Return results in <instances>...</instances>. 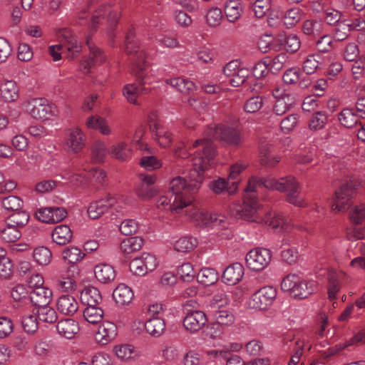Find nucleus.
I'll return each instance as SVG.
<instances>
[{
    "mask_svg": "<svg viewBox=\"0 0 365 365\" xmlns=\"http://www.w3.org/2000/svg\"><path fill=\"white\" fill-rule=\"evenodd\" d=\"M125 52L130 56V68L131 73L136 77L138 85L128 84L123 88V95L127 100L136 104L138 96L146 94L150 88L145 87L148 82V64L145 60V53L136 38L135 29L131 26L126 33Z\"/></svg>",
    "mask_w": 365,
    "mask_h": 365,
    "instance_id": "obj_1",
    "label": "nucleus"
},
{
    "mask_svg": "<svg viewBox=\"0 0 365 365\" xmlns=\"http://www.w3.org/2000/svg\"><path fill=\"white\" fill-rule=\"evenodd\" d=\"M192 168L187 178L178 176L170 180L168 194L174 197L175 207H185L192 201V195L198 191L204 180V172L208 165L202 157L192 158Z\"/></svg>",
    "mask_w": 365,
    "mask_h": 365,
    "instance_id": "obj_2",
    "label": "nucleus"
},
{
    "mask_svg": "<svg viewBox=\"0 0 365 365\" xmlns=\"http://www.w3.org/2000/svg\"><path fill=\"white\" fill-rule=\"evenodd\" d=\"M228 214L235 219H242L259 224L264 223L274 230L280 228L287 231L289 229L287 220L282 215L265 212L260 207L255 194L245 195L242 204L237 202L231 204L228 208Z\"/></svg>",
    "mask_w": 365,
    "mask_h": 365,
    "instance_id": "obj_3",
    "label": "nucleus"
},
{
    "mask_svg": "<svg viewBox=\"0 0 365 365\" xmlns=\"http://www.w3.org/2000/svg\"><path fill=\"white\" fill-rule=\"evenodd\" d=\"M212 140H219L227 145L238 146L241 143V134L237 129L224 125L208 127L205 131V138L196 140L192 144L193 148H201L195 153L202 157L208 166L216 153Z\"/></svg>",
    "mask_w": 365,
    "mask_h": 365,
    "instance_id": "obj_4",
    "label": "nucleus"
},
{
    "mask_svg": "<svg viewBox=\"0 0 365 365\" xmlns=\"http://www.w3.org/2000/svg\"><path fill=\"white\" fill-rule=\"evenodd\" d=\"M265 187L287 193V201L297 207L306 205L304 200L299 196V185L295 178L289 175L279 179L274 178H257L252 177L250 179L245 190L246 196L255 194L257 187Z\"/></svg>",
    "mask_w": 365,
    "mask_h": 365,
    "instance_id": "obj_5",
    "label": "nucleus"
},
{
    "mask_svg": "<svg viewBox=\"0 0 365 365\" xmlns=\"http://www.w3.org/2000/svg\"><path fill=\"white\" fill-rule=\"evenodd\" d=\"M23 107L36 119L48 120L58 114L57 107L43 98L27 100L23 103Z\"/></svg>",
    "mask_w": 365,
    "mask_h": 365,
    "instance_id": "obj_6",
    "label": "nucleus"
},
{
    "mask_svg": "<svg viewBox=\"0 0 365 365\" xmlns=\"http://www.w3.org/2000/svg\"><path fill=\"white\" fill-rule=\"evenodd\" d=\"M272 258L271 252L265 248L257 247L251 250L245 257L247 267L253 271L263 270L269 264Z\"/></svg>",
    "mask_w": 365,
    "mask_h": 365,
    "instance_id": "obj_7",
    "label": "nucleus"
},
{
    "mask_svg": "<svg viewBox=\"0 0 365 365\" xmlns=\"http://www.w3.org/2000/svg\"><path fill=\"white\" fill-rule=\"evenodd\" d=\"M277 291L272 287H264L255 292L249 301L252 309L264 310L271 306L276 298Z\"/></svg>",
    "mask_w": 365,
    "mask_h": 365,
    "instance_id": "obj_8",
    "label": "nucleus"
},
{
    "mask_svg": "<svg viewBox=\"0 0 365 365\" xmlns=\"http://www.w3.org/2000/svg\"><path fill=\"white\" fill-rule=\"evenodd\" d=\"M355 194V188L348 183L342 184L339 189L335 191L334 203L332 205L333 211H345L351 203V200Z\"/></svg>",
    "mask_w": 365,
    "mask_h": 365,
    "instance_id": "obj_9",
    "label": "nucleus"
},
{
    "mask_svg": "<svg viewBox=\"0 0 365 365\" xmlns=\"http://www.w3.org/2000/svg\"><path fill=\"white\" fill-rule=\"evenodd\" d=\"M189 215L197 223V225L200 227H225L224 223L227 219L223 215L217 213L209 214L197 209L192 210Z\"/></svg>",
    "mask_w": 365,
    "mask_h": 365,
    "instance_id": "obj_10",
    "label": "nucleus"
},
{
    "mask_svg": "<svg viewBox=\"0 0 365 365\" xmlns=\"http://www.w3.org/2000/svg\"><path fill=\"white\" fill-rule=\"evenodd\" d=\"M207 323L205 313L200 310L187 309L183 319L185 329L190 333H197Z\"/></svg>",
    "mask_w": 365,
    "mask_h": 365,
    "instance_id": "obj_11",
    "label": "nucleus"
},
{
    "mask_svg": "<svg viewBox=\"0 0 365 365\" xmlns=\"http://www.w3.org/2000/svg\"><path fill=\"white\" fill-rule=\"evenodd\" d=\"M67 211L61 207H47L40 208L36 212V218L45 223L55 224L64 220Z\"/></svg>",
    "mask_w": 365,
    "mask_h": 365,
    "instance_id": "obj_12",
    "label": "nucleus"
},
{
    "mask_svg": "<svg viewBox=\"0 0 365 365\" xmlns=\"http://www.w3.org/2000/svg\"><path fill=\"white\" fill-rule=\"evenodd\" d=\"M86 44L90 51V57L81 63V69L84 73H88L93 66L101 64L106 60L102 51L93 43L90 37L87 38Z\"/></svg>",
    "mask_w": 365,
    "mask_h": 365,
    "instance_id": "obj_13",
    "label": "nucleus"
},
{
    "mask_svg": "<svg viewBox=\"0 0 365 365\" xmlns=\"http://www.w3.org/2000/svg\"><path fill=\"white\" fill-rule=\"evenodd\" d=\"M115 202V198L108 195L105 198L91 202L88 208V215L93 220L98 219L113 206Z\"/></svg>",
    "mask_w": 365,
    "mask_h": 365,
    "instance_id": "obj_14",
    "label": "nucleus"
},
{
    "mask_svg": "<svg viewBox=\"0 0 365 365\" xmlns=\"http://www.w3.org/2000/svg\"><path fill=\"white\" fill-rule=\"evenodd\" d=\"M84 135L78 128L68 130L66 138V149L72 153L80 152L84 146Z\"/></svg>",
    "mask_w": 365,
    "mask_h": 365,
    "instance_id": "obj_15",
    "label": "nucleus"
},
{
    "mask_svg": "<svg viewBox=\"0 0 365 365\" xmlns=\"http://www.w3.org/2000/svg\"><path fill=\"white\" fill-rule=\"evenodd\" d=\"M140 178L142 182L136 188V194L143 200H149L156 194V190L153 186L156 176L155 175L141 174Z\"/></svg>",
    "mask_w": 365,
    "mask_h": 365,
    "instance_id": "obj_16",
    "label": "nucleus"
},
{
    "mask_svg": "<svg viewBox=\"0 0 365 365\" xmlns=\"http://www.w3.org/2000/svg\"><path fill=\"white\" fill-rule=\"evenodd\" d=\"M118 334L117 326L111 322H103L95 334V339L102 344H107L113 340Z\"/></svg>",
    "mask_w": 365,
    "mask_h": 365,
    "instance_id": "obj_17",
    "label": "nucleus"
},
{
    "mask_svg": "<svg viewBox=\"0 0 365 365\" xmlns=\"http://www.w3.org/2000/svg\"><path fill=\"white\" fill-rule=\"evenodd\" d=\"M53 292L47 287H38L34 289L29 294V300L32 304L38 308L46 307L50 304Z\"/></svg>",
    "mask_w": 365,
    "mask_h": 365,
    "instance_id": "obj_18",
    "label": "nucleus"
},
{
    "mask_svg": "<svg viewBox=\"0 0 365 365\" xmlns=\"http://www.w3.org/2000/svg\"><path fill=\"white\" fill-rule=\"evenodd\" d=\"M244 275V267L239 262L232 263L223 272L222 281L228 285H234L241 281Z\"/></svg>",
    "mask_w": 365,
    "mask_h": 365,
    "instance_id": "obj_19",
    "label": "nucleus"
},
{
    "mask_svg": "<svg viewBox=\"0 0 365 365\" xmlns=\"http://www.w3.org/2000/svg\"><path fill=\"white\" fill-rule=\"evenodd\" d=\"M317 290V283L314 281L299 280L297 281L293 289L292 297L298 299L307 298Z\"/></svg>",
    "mask_w": 365,
    "mask_h": 365,
    "instance_id": "obj_20",
    "label": "nucleus"
},
{
    "mask_svg": "<svg viewBox=\"0 0 365 365\" xmlns=\"http://www.w3.org/2000/svg\"><path fill=\"white\" fill-rule=\"evenodd\" d=\"M56 307L60 313L64 315L71 316L77 312L78 304L75 297L66 294L61 296L58 299Z\"/></svg>",
    "mask_w": 365,
    "mask_h": 365,
    "instance_id": "obj_21",
    "label": "nucleus"
},
{
    "mask_svg": "<svg viewBox=\"0 0 365 365\" xmlns=\"http://www.w3.org/2000/svg\"><path fill=\"white\" fill-rule=\"evenodd\" d=\"M56 330L61 336L72 339L79 331L78 323L73 319L67 318L57 323Z\"/></svg>",
    "mask_w": 365,
    "mask_h": 365,
    "instance_id": "obj_22",
    "label": "nucleus"
},
{
    "mask_svg": "<svg viewBox=\"0 0 365 365\" xmlns=\"http://www.w3.org/2000/svg\"><path fill=\"white\" fill-rule=\"evenodd\" d=\"M0 98L9 103L18 99L19 88L15 81L5 80L0 83Z\"/></svg>",
    "mask_w": 365,
    "mask_h": 365,
    "instance_id": "obj_23",
    "label": "nucleus"
},
{
    "mask_svg": "<svg viewBox=\"0 0 365 365\" xmlns=\"http://www.w3.org/2000/svg\"><path fill=\"white\" fill-rule=\"evenodd\" d=\"M81 301L86 306H99L103 300L100 291L94 287H86L81 292Z\"/></svg>",
    "mask_w": 365,
    "mask_h": 365,
    "instance_id": "obj_24",
    "label": "nucleus"
},
{
    "mask_svg": "<svg viewBox=\"0 0 365 365\" xmlns=\"http://www.w3.org/2000/svg\"><path fill=\"white\" fill-rule=\"evenodd\" d=\"M113 297L116 304L124 306L132 302L134 294L128 286L125 284H120L114 289Z\"/></svg>",
    "mask_w": 365,
    "mask_h": 365,
    "instance_id": "obj_25",
    "label": "nucleus"
},
{
    "mask_svg": "<svg viewBox=\"0 0 365 365\" xmlns=\"http://www.w3.org/2000/svg\"><path fill=\"white\" fill-rule=\"evenodd\" d=\"M243 7L240 0H227L224 6V12L230 22L235 23L242 16Z\"/></svg>",
    "mask_w": 365,
    "mask_h": 365,
    "instance_id": "obj_26",
    "label": "nucleus"
},
{
    "mask_svg": "<svg viewBox=\"0 0 365 365\" xmlns=\"http://www.w3.org/2000/svg\"><path fill=\"white\" fill-rule=\"evenodd\" d=\"M96 14L93 15L91 18V27L93 31H96V26L98 22V19L106 15L108 16L109 20L112 23H116L119 19L118 12L114 11L110 4L102 3L98 10H96Z\"/></svg>",
    "mask_w": 365,
    "mask_h": 365,
    "instance_id": "obj_27",
    "label": "nucleus"
},
{
    "mask_svg": "<svg viewBox=\"0 0 365 365\" xmlns=\"http://www.w3.org/2000/svg\"><path fill=\"white\" fill-rule=\"evenodd\" d=\"M359 115L355 111L354 108H345L338 115V119L341 125L347 128H352L356 125L359 121Z\"/></svg>",
    "mask_w": 365,
    "mask_h": 365,
    "instance_id": "obj_28",
    "label": "nucleus"
},
{
    "mask_svg": "<svg viewBox=\"0 0 365 365\" xmlns=\"http://www.w3.org/2000/svg\"><path fill=\"white\" fill-rule=\"evenodd\" d=\"M209 187L212 191L216 194H221L223 192H227L229 194L234 193L237 187V182H230L224 178H219L217 180L210 182Z\"/></svg>",
    "mask_w": 365,
    "mask_h": 365,
    "instance_id": "obj_29",
    "label": "nucleus"
},
{
    "mask_svg": "<svg viewBox=\"0 0 365 365\" xmlns=\"http://www.w3.org/2000/svg\"><path fill=\"white\" fill-rule=\"evenodd\" d=\"M73 237L71 228L66 225H58L52 232L53 241L59 245H65L70 242Z\"/></svg>",
    "mask_w": 365,
    "mask_h": 365,
    "instance_id": "obj_30",
    "label": "nucleus"
},
{
    "mask_svg": "<svg viewBox=\"0 0 365 365\" xmlns=\"http://www.w3.org/2000/svg\"><path fill=\"white\" fill-rule=\"evenodd\" d=\"M94 274L96 278L102 283H108L115 278L114 268L107 264H100L95 267Z\"/></svg>",
    "mask_w": 365,
    "mask_h": 365,
    "instance_id": "obj_31",
    "label": "nucleus"
},
{
    "mask_svg": "<svg viewBox=\"0 0 365 365\" xmlns=\"http://www.w3.org/2000/svg\"><path fill=\"white\" fill-rule=\"evenodd\" d=\"M146 331L153 336L158 337L165 330V322L161 317L150 318L145 324Z\"/></svg>",
    "mask_w": 365,
    "mask_h": 365,
    "instance_id": "obj_32",
    "label": "nucleus"
},
{
    "mask_svg": "<svg viewBox=\"0 0 365 365\" xmlns=\"http://www.w3.org/2000/svg\"><path fill=\"white\" fill-rule=\"evenodd\" d=\"M166 83L185 95L189 94L195 89V85L192 81L182 78L167 79Z\"/></svg>",
    "mask_w": 365,
    "mask_h": 365,
    "instance_id": "obj_33",
    "label": "nucleus"
},
{
    "mask_svg": "<svg viewBox=\"0 0 365 365\" xmlns=\"http://www.w3.org/2000/svg\"><path fill=\"white\" fill-rule=\"evenodd\" d=\"M143 242V239L140 237L126 238L121 242L120 250L125 255L132 254L142 248Z\"/></svg>",
    "mask_w": 365,
    "mask_h": 365,
    "instance_id": "obj_34",
    "label": "nucleus"
},
{
    "mask_svg": "<svg viewBox=\"0 0 365 365\" xmlns=\"http://www.w3.org/2000/svg\"><path fill=\"white\" fill-rule=\"evenodd\" d=\"M278 41L281 45H284L286 51L289 53L297 52L301 46V41L295 34H280L278 36Z\"/></svg>",
    "mask_w": 365,
    "mask_h": 365,
    "instance_id": "obj_35",
    "label": "nucleus"
},
{
    "mask_svg": "<svg viewBox=\"0 0 365 365\" xmlns=\"http://www.w3.org/2000/svg\"><path fill=\"white\" fill-rule=\"evenodd\" d=\"M302 30L305 35L316 38L322 33L323 23L315 19H308L303 22Z\"/></svg>",
    "mask_w": 365,
    "mask_h": 365,
    "instance_id": "obj_36",
    "label": "nucleus"
},
{
    "mask_svg": "<svg viewBox=\"0 0 365 365\" xmlns=\"http://www.w3.org/2000/svg\"><path fill=\"white\" fill-rule=\"evenodd\" d=\"M29 219V213L21 209L11 214L7 218V222L10 225L21 230L28 224Z\"/></svg>",
    "mask_w": 365,
    "mask_h": 365,
    "instance_id": "obj_37",
    "label": "nucleus"
},
{
    "mask_svg": "<svg viewBox=\"0 0 365 365\" xmlns=\"http://www.w3.org/2000/svg\"><path fill=\"white\" fill-rule=\"evenodd\" d=\"M198 282L204 286H210L218 279V273L212 268H202L197 274Z\"/></svg>",
    "mask_w": 365,
    "mask_h": 365,
    "instance_id": "obj_38",
    "label": "nucleus"
},
{
    "mask_svg": "<svg viewBox=\"0 0 365 365\" xmlns=\"http://www.w3.org/2000/svg\"><path fill=\"white\" fill-rule=\"evenodd\" d=\"M197 244V238L188 235L184 236L175 242L174 249L179 252H188L193 250Z\"/></svg>",
    "mask_w": 365,
    "mask_h": 365,
    "instance_id": "obj_39",
    "label": "nucleus"
},
{
    "mask_svg": "<svg viewBox=\"0 0 365 365\" xmlns=\"http://www.w3.org/2000/svg\"><path fill=\"white\" fill-rule=\"evenodd\" d=\"M104 312L99 306H87L83 310V318L90 324H97L101 322Z\"/></svg>",
    "mask_w": 365,
    "mask_h": 365,
    "instance_id": "obj_40",
    "label": "nucleus"
},
{
    "mask_svg": "<svg viewBox=\"0 0 365 365\" xmlns=\"http://www.w3.org/2000/svg\"><path fill=\"white\" fill-rule=\"evenodd\" d=\"M351 26L347 20L338 23L333 30V38L334 41H343L351 34Z\"/></svg>",
    "mask_w": 365,
    "mask_h": 365,
    "instance_id": "obj_41",
    "label": "nucleus"
},
{
    "mask_svg": "<svg viewBox=\"0 0 365 365\" xmlns=\"http://www.w3.org/2000/svg\"><path fill=\"white\" fill-rule=\"evenodd\" d=\"M33 257L38 264L46 266L51 262L52 253L51 250L46 247H38L34 249L33 252Z\"/></svg>",
    "mask_w": 365,
    "mask_h": 365,
    "instance_id": "obj_42",
    "label": "nucleus"
},
{
    "mask_svg": "<svg viewBox=\"0 0 365 365\" xmlns=\"http://www.w3.org/2000/svg\"><path fill=\"white\" fill-rule=\"evenodd\" d=\"M21 235V229L10 225V223L7 222L6 227L1 229L0 237L5 242L10 243L20 239Z\"/></svg>",
    "mask_w": 365,
    "mask_h": 365,
    "instance_id": "obj_43",
    "label": "nucleus"
},
{
    "mask_svg": "<svg viewBox=\"0 0 365 365\" xmlns=\"http://www.w3.org/2000/svg\"><path fill=\"white\" fill-rule=\"evenodd\" d=\"M85 255L77 247H70L64 249L62 252L63 259L69 264H76L81 261Z\"/></svg>",
    "mask_w": 365,
    "mask_h": 365,
    "instance_id": "obj_44",
    "label": "nucleus"
},
{
    "mask_svg": "<svg viewBox=\"0 0 365 365\" xmlns=\"http://www.w3.org/2000/svg\"><path fill=\"white\" fill-rule=\"evenodd\" d=\"M86 125L88 128L99 130L103 135H109L111 132L106 120L97 115L89 117L86 121Z\"/></svg>",
    "mask_w": 365,
    "mask_h": 365,
    "instance_id": "obj_45",
    "label": "nucleus"
},
{
    "mask_svg": "<svg viewBox=\"0 0 365 365\" xmlns=\"http://www.w3.org/2000/svg\"><path fill=\"white\" fill-rule=\"evenodd\" d=\"M303 12L299 8L289 9L283 15L284 24L287 28H292L301 20Z\"/></svg>",
    "mask_w": 365,
    "mask_h": 365,
    "instance_id": "obj_46",
    "label": "nucleus"
},
{
    "mask_svg": "<svg viewBox=\"0 0 365 365\" xmlns=\"http://www.w3.org/2000/svg\"><path fill=\"white\" fill-rule=\"evenodd\" d=\"M214 317L218 324H221L225 328L232 326L235 321L234 314L227 309L215 311Z\"/></svg>",
    "mask_w": 365,
    "mask_h": 365,
    "instance_id": "obj_47",
    "label": "nucleus"
},
{
    "mask_svg": "<svg viewBox=\"0 0 365 365\" xmlns=\"http://www.w3.org/2000/svg\"><path fill=\"white\" fill-rule=\"evenodd\" d=\"M37 314L39 321L48 324H53L58 319L56 312L48 305L38 308Z\"/></svg>",
    "mask_w": 365,
    "mask_h": 365,
    "instance_id": "obj_48",
    "label": "nucleus"
},
{
    "mask_svg": "<svg viewBox=\"0 0 365 365\" xmlns=\"http://www.w3.org/2000/svg\"><path fill=\"white\" fill-rule=\"evenodd\" d=\"M153 137L155 141L163 148L168 147L172 140V134L163 126L152 132Z\"/></svg>",
    "mask_w": 365,
    "mask_h": 365,
    "instance_id": "obj_49",
    "label": "nucleus"
},
{
    "mask_svg": "<svg viewBox=\"0 0 365 365\" xmlns=\"http://www.w3.org/2000/svg\"><path fill=\"white\" fill-rule=\"evenodd\" d=\"M328 116L324 111H318L312 116L309 127L312 130H319L324 128L327 123Z\"/></svg>",
    "mask_w": 365,
    "mask_h": 365,
    "instance_id": "obj_50",
    "label": "nucleus"
},
{
    "mask_svg": "<svg viewBox=\"0 0 365 365\" xmlns=\"http://www.w3.org/2000/svg\"><path fill=\"white\" fill-rule=\"evenodd\" d=\"M1 205L5 210L14 212L23 208L24 201L18 196L9 195L2 199Z\"/></svg>",
    "mask_w": 365,
    "mask_h": 365,
    "instance_id": "obj_51",
    "label": "nucleus"
},
{
    "mask_svg": "<svg viewBox=\"0 0 365 365\" xmlns=\"http://www.w3.org/2000/svg\"><path fill=\"white\" fill-rule=\"evenodd\" d=\"M113 351L117 357L123 361H128L137 355L134 347L130 344L116 345Z\"/></svg>",
    "mask_w": 365,
    "mask_h": 365,
    "instance_id": "obj_52",
    "label": "nucleus"
},
{
    "mask_svg": "<svg viewBox=\"0 0 365 365\" xmlns=\"http://www.w3.org/2000/svg\"><path fill=\"white\" fill-rule=\"evenodd\" d=\"M322 57L319 54L309 55L303 63V71L307 75H311L316 72L319 68Z\"/></svg>",
    "mask_w": 365,
    "mask_h": 365,
    "instance_id": "obj_53",
    "label": "nucleus"
},
{
    "mask_svg": "<svg viewBox=\"0 0 365 365\" xmlns=\"http://www.w3.org/2000/svg\"><path fill=\"white\" fill-rule=\"evenodd\" d=\"M333 37L329 34H324L315 43L317 49L322 53L330 52L335 46Z\"/></svg>",
    "mask_w": 365,
    "mask_h": 365,
    "instance_id": "obj_54",
    "label": "nucleus"
},
{
    "mask_svg": "<svg viewBox=\"0 0 365 365\" xmlns=\"http://www.w3.org/2000/svg\"><path fill=\"white\" fill-rule=\"evenodd\" d=\"M259 151L261 154L260 163L263 165L274 167L280 161L279 157L269 155V148L267 145H262L259 148Z\"/></svg>",
    "mask_w": 365,
    "mask_h": 365,
    "instance_id": "obj_55",
    "label": "nucleus"
},
{
    "mask_svg": "<svg viewBox=\"0 0 365 365\" xmlns=\"http://www.w3.org/2000/svg\"><path fill=\"white\" fill-rule=\"evenodd\" d=\"M360 51L355 42L346 44L343 49V57L346 61H353L359 58Z\"/></svg>",
    "mask_w": 365,
    "mask_h": 365,
    "instance_id": "obj_56",
    "label": "nucleus"
},
{
    "mask_svg": "<svg viewBox=\"0 0 365 365\" xmlns=\"http://www.w3.org/2000/svg\"><path fill=\"white\" fill-rule=\"evenodd\" d=\"M21 324L26 332L33 334L38 329V319L35 315H24L21 318Z\"/></svg>",
    "mask_w": 365,
    "mask_h": 365,
    "instance_id": "obj_57",
    "label": "nucleus"
},
{
    "mask_svg": "<svg viewBox=\"0 0 365 365\" xmlns=\"http://www.w3.org/2000/svg\"><path fill=\"white\" fill-rule=\"evenodd\" d=\"M14 265L11 260L5 255H0V276L9 278L13 274Z\"/></svg>",
    "mask_w": 365,
    "mask_h": 365,
    "instance_id": "obj_58",
    "label": "nucleus"
},
{
    "mask_svg": "<svg viewBox=\"0 0 365 365\" xmlns=\"http://www.w3.org/2000/svg\"><path fill=\"white\" fill-rule=\"evenodd\" d=\"M177 274L183 281L190 282L195 277V272L190 263H184L178 268Z\"/></svg>",
    "mask_w": 365,
    "mask_h": 365,
    "instance_id": "obj_59",
    "label": "nucleus"
},
{
    "mask_svg": "<svg viewBox=\"0 0 365 365\" xmlns=\"http://www.w3.org/2000/svg\"><path fill=\"white\" fill-rule=\"evenodd\" d=\"M250 72L245 67H240L236 73L230 79V83L234 87H238L242 85L249 77Z\"/></svg>",
    "mask_w": 365,
    "mask_h": 365,
    "instance_id": "obj_60",
    "label": "nucleus"
},
{
    "mask_svg": "<svg viewBox=\"0 0 365 365\" xmlns=\"http://www.w3.org/2000/svg\"><path fill=\"white\" fill-rule=\"evenodd\" d=\"M140 165L148 170H153L161 168L162 163L155 155H144L141 158Z\"/></svg>",
    "mask_w": 365,
    "mask_h": 365,
    "instance_id": "obj_61",
    "label": "nucleus"
},
{
    "mask_svg": "<svg viewBox=\"0 0 365 365\" xmlns=\"http://www.w3.org/2000/svg\"><path fill=\"white\" fill-rule=\"evenodd\" d=\"M271 8V0H256L253 5V11L257 18L264 17Z\"/></svg>",
    "mask_w": 365,
    "mask_h": 365,
    "instance_id": "obj_62",
    "label": "nucleus"
},
{
    "mask_svg": "<svg viewBox=\"0 0 365 365\" xmlns=\"http://www.w3.org/2000/svg\"><path fill=\"white\" fill-rule=\"evenodd\" d=\"M270 64L269 60L256 63L252 69L254 76L257 79L265 77L269 73Z\"/></svg>",
    "mask_w": 365,
    "mask_h": 365,
    "instance_id": "obj_63",
    "label": "nucleus"
},
{
    "mask_svg": "<svg viewBox=\"0 0 365 365\" xmlns=\"http://www.w3.org/2000/svg\"><path fill=\"white\" fill-rule=\"evenodd\" d=\"M111 153L118 159L125 160L130 154L126 143L120 142L112 147Z\"/></svg>",
    "mask_w": 365,
    "mask_h": 365,
    "instance_id": "obj_64",
    "label": "nucleus"
}]
</instances>
